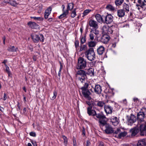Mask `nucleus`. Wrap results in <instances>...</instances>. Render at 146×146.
I'll return each instance as SVG.
<instances>
[{
    "label": "nucleus",
    "mask_w": 146,
    "mask_h": 146,
    "mask_svg": "<svg viewBox=\"0 0 146 146\" xmlns=\"http://www.w3.org/2000/svg\"><path fill=\"white\" fill-rule=\"evenodd\" d=\"M9 4L15 7L18 4L14 0H9Z\"/></svg>",
    "instance_id": "37998d69"
},
{
    "label": "nucleus",
    "mask_w": 146,
    "mask_h": 146,
    "mask_svg": "<svg viewBox=\"0 0 146 146\" xmlns=\"http://www.w3.org/2000/svg\"><path fill=\"white\" fill-rule=\"evenodd\" d=\"M114 93L111 89H108L106 92V94L105 95L106 98L110 99L111 97L113 96Z\"/></svg>",
    "instance_id": "dca6fc26"
},
{
    "label": "nucleus",
    "mask_w": 146,
    "mask_h": 146,
    "mask_svg": "<svg viewBox=\"0 0 146 146\" xmlns=\"http://www.w3.org/2000/svg\"><path fill=\"white\" fill-rule=\"evenodd\" d=\"M99 146H104L103 143L101 142H100Z\"/></svg>",
    "instance_id": "0e129e2a"
},
{
    "label": "nucleus",
    "mask_w": 146,
    "mask_h": 146,
    "mask_svg": "<svg viewBox=\"0 0 146 146\" xmlns=\"http://www.w3.org/2000/svg\"><path fill=\"white\" fill-rule=\"evenodd\" d=\"M106 8L110 10L113 11L114 10V8L113 6L111 5H107Z\"/></svg>",
    "instance_id": "c03bdc74"
},
{
    "label": "nucleus",
    "mask_w": 146,
    "mask_h": 146,
    "mask_svg": "<svg viewBox=\"0 0 146 146\" xmlns=\"http://www.w3.org/2000/svg\"><path fill=\"white\" fill-rule=\"evenodd\" d=\"M94 69L92 68H90L86 71V75H90L92 76H94Z\"/></svg>",
    "instance_id": "412c9836"
},
{
    "label": "nucleus",
    "mask_w": 146,
    "mask_h": 146,
    "mask_svg": "<svg viewBox=\"0 0 146 146\" xmlns=\"http://www.w3.org/2000/svg\"><path fill=\"white\" fill-rule=\"evenodd\" d=\"M52 18H50L48 19V21L49 22H51L52 21Z\"/></svg>",
    "instance_id": "69168bd1"
},
{
    "label": "nucleus",
    "mask_w": 146,
    "mask_h": 146,
    "mask_svg": "<svg viewBox=\"0 0 146 146\" xmlns=\"http://www.w3.org/2000/svg\"><path fill=\"white\" fill-rule=\"evenodd\" d=\"M116 29V27L114 26H112L109 27L108 31V34H112L115 31V30Z\"/></svg>",
    "instance_id": "393cba45"
},
{
    "label": "nucleus",
    "mask_w": 146,
    "mask_h": 146,
    "mask_svg": "<svg viewBox=\"0 0 146 146\" xmlns=\"http://www.w3.org/2000/svg\"><path fill=\"white\" fill-rule=\"evenodd\" d=\"M145 110L146 109L145 108H143L140 111L137 113V118L139 123H141L140 124L139 128H146V121L144 122L143 123H142L144 121V119L145 117V113L143 111V110Z\"/></svg>",
    "instance_id": "f03ea898"
},
{
    "label": "nucleus",
    "mask_w": 146,
    "mask_h": 146,
    "mask_svg": "<svg viewBox=\"0 0 146 146\" xmlns=\"http://www.w3.org/2000/svg\"><path fill=\"white\" fill-rule=\"evenodd\" d=\"M5 67H6V70L7 73L8 72H10L9 70V68L7 65H5Z\"/></svg>",
    "instance_id": "bf43d9fd"
},
{
    "label": "nucleus",
    "mask_w": 146,
    "mask_h": 146,
    "mask_svg": "<svg viewBox=\"0 0 146 146\" xmlns=\"http://www.w3.org/2000/svg\"><path fill=\"white\" fill-rule=\"evenodd\" d=\"M76 77L77 79L82 83H84L86 79L87 78L86 71L82 69H80L77 71Z\"/></svg>",
    "instance_id": "20e7f679"
},
{
    "label": "nucleus",
    "mask_w": 146,
    "mask_h": 146,
    "mask_svg": "<svg viewBox=\"0 0 146 146\" xmlns=\"http://www.w3.org/2000/svg\"><path fill=\"white\" fill-rule=\"evenodd\" d=\"M23 96L24 102L25 103H26L27 102L26 100V98L25 96L24 95H23Z\"/></svg>",
    "instance_id": "338daca9"
},
{
    "label": "nucleus",
    "mask_w": 146,
    "mask_h": 146,
    "mask_svg": "<svg viewBox=\"0 0 146 146\" xmlns=\"http://www.w3.org/2000/svg\"><path fill=\"white\" fill-rule=\"evenodd\" d=\"M62 138H63L64 140V144L65 145H66L68 142V139L67 137H66L65 135H63L62 136Z\"/></svg>",
    "instance_id": "a18cd8bd"
},
{
    "label": "nucleus",
    "mask_w": 146,
    "mask_h": 146,
    "mask_svg": "<svg viewBox=\"0 0 146 146\" xmlns=\"http://www.w3.org/2000/svg\"><path fill=\"white\" fill-rule=\"evenodd\" d=\"M139 131V128H131L130 130L131 136H135L137 135Z\"/></svg>",
    "instance_id": "6ab92c4d"
},
{
    "label": "nucleus",
    "mask_w": 146,
    "mask_h": 146,
    "mask_svg": "<svg viewBox=\"0 0 146 146\" xmlns=\"http://www.w3.org/2000/svg\"><path fill=\"white\" fill-rule=\"evenodd\" d=\"M97 50L99 55H102L105 51V48L102 46H101L97 48Z\"/></svg>",
    "instance_id": "aec40b11"
},
{
    "label": "nucleus",
    "mask_w": 146,
    "mask_h": 146,
    "mask_svg": "<svg viewBox=\"0 0 146 146\" xmlns=\"http://www.w3.org/2000/svg\"><path fill=\"white\" fill-rule=\"evenodd\" d=\"M127 134V132L126 131H124L123 132H121L117 136L116 135H115V136L118 139H120L122 137H125Z\"/></svg>",
    "instance_id": "b1692460"
},
{
    "label": "nucleus",
    "mask_w": 146,
    "mask_h": 146,
    "mask_svg": "<svg viewBox=\"0 0 146 146\" xmlns=\"http://www.w3.org/2000/svg\"><path fill=\"white\" fill-rule=\"evenodd\" d=\"M86 35H85L84 37H80V44H82L86 42Z\"/></svg>",
    "instance_id": "58836bf2"
},
{
    "label": "nucleus",
    "mask_w": 146,
    "mask_h": 146,
    "mask_svg": "<svg viewBox=\"0 0 146 146\" xmlns=\"http://www.w3.org/2000/svg\"><path fill=\"white\" fill-rule=\"evenodd\" d=\"M87 112L89 115L92 116L96 120L98 119L99 125L100 127L105 126L107 128H111V125L107 123V118L102 112L97 113L96 111L93 110L90 106L88 107Z\"/></svg>",
    "instance_id": "f257e3e1"
},
{
    "label": "nucleus",
    "mask_w": 146,
    "mask_h": 146,
    "mask_svg": "<svg viewBox=\"0 0 146 146\" xmlns=\"http://www.w3.org/2000/svg\"><path fill=\"white\" fill-rule=\"evenodd\" d=\"M88 44L89 47H94L96 45V42L95 41H90L88 42Z\"/></svg>",
    "instance_id": "f704fd0d"
},
{
    "label": "nucleus",
    "mask_w": 146,
    "mask_h": 146,
    "mask_svg": "<svg viewBox=\"0 0 146 146\" xmlns=\"http://www.w3.org/2000/svg\"><path fill=\"white\" fill-rule=\"evenodd\" d=\"M74 7V4L73 3H68L66 11H71L73 9Z\"/></svg>",
    "instance_id": "bb28decb"
},
{
    "label": "nucleus",
    "mask_w": 146,
    "mask_h": 146,
    "mask_svg": "<svg viewBox=\"0 0 146 146\" xmlns=\"http://www.w3.org/2000/svg\"><path fill=\"white\" fill-rule=\"evenodd\" d=\"M32 38L35 42H38L39 41L42 42L44 41L45 38L43 35L41 34H39L38 35L36 34L32 35Z\"/></svg>",
    "instance_id": "0eeeda50"
},
{
    "label": "nucleus",
    "mask_w": 146,
    "mask_h": 146,
    "mask_svg": "<svg viewBox=\"0 0 146 146\" xmlns=\"http://www.w3.org/2000/svg\"><path fill=\"white\" fill-rule=\"evenodd\" d=\"M32 144L33 146H37V145L36 141L35 142H34Z\"/></svg>",
    "instance_id": "774afa93"
},
{
    "label": "nucleus",
    "mask_w": 146,
    "mask_h": 146,
    "mask_svg": "<svg viewBox=\"0 0 146 146\" xmlns=\"http://www.w3.org/2000/svg\"><path fill=\"white\" fill-rule=\"evenodd\" d=\"M27 24L32 29H37L38 28V25L34 22L30 21Z\"/></svg>",
    "instance_id": "f3484780"
},
{
    "label": "nucleus",
    "mask_w": 146,
    "mask_h": 146,
    "mask_svg": "<svg viewBox=\"0 0 146 146\" xmlns=\"http://www.w3.org/2000/svg\"><path fill=\"white\" fill-rule=\"evenodd\" d=\"M94 88V91L96 94H99L101 93L102 91V87L99 85L97 84L95 86V87H93Z\"/></svg>",
    "instance_id": "4468645a"
},
{
    "label": "nucleus",
    "mask_w": 146,
    "mask_h": 146,
    "mask_svg": "<svg viewBox=\"0 0 146 146\" xmlns=\"http://www.w3.org/2000/svg\"><path fill=\"white\" fill-rule=\"evenodd\" d=\"M59 63L60 64V67L58 73V76L59 77H60L61 76V73L62 70L63 68V65L60 62H59Z\"/></svg>",
    "instance_id": "a19ab883"
},
{
    "label": "nucleus",
    "mask_w": 146,
    "mask_h": 146,
    "mask_svg": "<svg viewBox=\"0 0 146 146\" xmlns=\"http://www.w3.org/2000/svg\"><path fill=\"white\" fill-rule=\"evenodd\" d=\"M29 134L30 136H33V137H35L36 136V135L35 133L33 132H31Z\"/></svg>",
    "instance_id": "603ef678"
},
{
    "label": "nucleus",
    "mask_w": 146,
    "mask_h": 146,
    "mask_svg": "<svg viewBox=\"0 0 146 146\" xmlns=\"http://www.w3.org/2000/svg\"><path fill=\"white\" fill-rule=\"evenodd\" d=\"M82 92L85 98L89 100H91V97L90 96L91 93L88 89L82 90Z\"/></svg>",
    "instance_id": "6e6552de"
},
{
    "label": "nucleus",
    "mask_w": 146,
    "mask_h": 146,
    "mask_svg": "<svg viewBox=\"0 0 146 146\" xmlns=\"http://www.w3.org/2000/svg\"><path fill=\"white\" fill-rule=\"evenodd\" d=\"M124 0H115V3L117 6L120 5L123 2Z\"/></svg>",
    "instance_id": "4c0bfd02"
},
{
    "label": "nucleus",
    "mask_w": 146,
    "mask_h": 146,
    "mask_svg": "<svg viewBox=\"0 0 146 146\" xmlns=\"http://www.w3.org/2000/svg\"><path fill=\"white\" fill-rule=\"evenodd\" d=\"M69 11H66L63 12V13L60 15L58 17L59 19H62L65 17L68 14Z\"/></svg>",
    "instance_id": "c756f323"
},
{
    "label": "nucleus",
    "mask_w": 146,
    "mask_h": 146,
    "mask_svg": "<svg viewBox=\"0 0 146 146\" xmlns=\"http://www.w3.org/2000/svg\"><path fill=\"white\" fill-rule=\"evenodd\" d=\"M57 95V92L56 90H54L53 92V96L51 98L52 100H54L56 98Z\"/></svg>",
    "instance_id": "49530a36"
},
{
    "label": "nucleus",
    "mask_w": 146,
    "mask_h": 146,
    "mask_svg": "<svg viewBox=\"0 0 146 146\" xmlns=\"http://www.w3.org/2000/svg\"><path fill=\"white\" fill-rule=\"evenodd\" d=\"M89 24L91 27L95 29H98V23L94 20L90 19L89 21Z\"/></svg>",
    "instance_id": "ddd939ff"
},
{
    "label": "nucleus",
    "mask_w": 146,
    "mask_h": 146,
    "mask_svg": "<svg viewBox=\"0 0 146 146\" xmlns=\"http://www.w3.org/2000/svg\"><path fill=\"white\" fill-rule=\"evenodd\" d=\"M17 49L18 48H15L14 46H13L9 47L7 48V50L9 52H16L17 50Z\"/></svg>",
    "instance_id": "7c9ffc66"
},
{
    "label": "nucleus",
    "mask_w": 146,
    "mask_h": 146,
    "mask_svg": "<svg viewBox=\"0 0 146 146\" xmlns=\"http://www.w3.org/2000/svg\"><path fill=\"white\" fill-rule=\"evenodd\" d=\"M113 17L110 14H108L105 17L104 22L107 24L111 23L113 21Z\"/></svg>",
    "instance_id": "1a4fd4ad"
},
{
    "label": "nucleus",
    "mask_w": 146,
    "mask_h": 146,
    "mask_svg": "<svg viewBox=\"0 0 146 146\" xmlns=\"http://www.w3.org/2000/svg\"><path fill=\"white\" fill-rule=\"evenodd\" d=\"M76 8L74 9L72 11L71 15V17L72 18H74L76 16Z\"/></svg>",
    "instance_id": "ea45409f"
},
{
    "label": "nucleus",
    "mask_w": 146,
    "mask_h": 146,
    "mask_svg": "<svg viewBox=\"0 0 146 146\" xmlns=\"http://www.w3.org/2000/svg\"><path fill=\"white\" fill-rule=\"evenodd\" d=\"M90 39L92 40L94 39V35L93 33H90L89 35Z\"/></svg>",
    "instance_id": "3c124183"
},
{
    "label": "nucleus",
    "mask_w": 146,
    "mask_h": 146,
    "mask_svg": "<svg viewBox=\"0 0 146 146\" xmlns=\"http://www.w3.org/2000/svg\"><path fill=\"white\" fill-rule=\"evenodd\" d=\"M86 103L89 106V107H91L92 108H93L94 109H96V106H97V104L94 102L93 99H91L89 101H86Z\"/></svg>",
    "instance_id": "f8f14e48"
},
{
    "label": "nucleus",
    "mask_w": 146,
    "mask_h": 146,
    "mask_svg": "<svg viewBox=\"0 0 146 146\" xmlns=\"http://www.w3.org/2000/svg\"><path fill=\"white\" fill-rule=\"evenodd\" d=\"M96 20L99 23H103L104 22V20L101 15L99 14H96L95 16Z\"/></svg>",
    "instance_id": "4be33fe9"
},
{
    "label": "nucleus",
    "mask_w": 146,
    "mask_h": 146,
    "mask_svg": "<svg viewBox=\"0 0 146 146\" xmlns=\"http://www.w3.org/2000/svg\"><path fill=\"white\" fill-rule=\"evenodd\" d=\"M85 54L87 58L89 60L92 61L96 58V55L92 48H90L85 52Z\"/></svg>",
    "instance_id": "39448f33"
},
{
    "label": "nucleus",
    "mask_w": 146,
    "mask_h": 146,
    "mask_svg": "<svg viewBox=\"0 0 146 146\" xmlns=\"http://www.w3.org/2000/svg\"><path fill=\"white\" fill-rule=\"evenodd\" d=\"M31 18L35 20H41V18L40 17H31Z\"/></svg>",
    "instance_id": "5fc2aeb1"
},
{
    "label": "nucleus",
    "mask_w": 146,
    "mask_h": 146,
    "mask_svg": "<svg viewBox=\"0 0 146 146\" xmlns=\"http://www.w3.org/2000/svg\"><path fill=\"white\" fill-rule=\"evenodd\" d=\"M133 100L135 102H137V101L138 102L139 101V99L137 98H134L133 99Z\"/></svg>",
    "instance_id": "e2e57ef3"
},
{
    "label": "nucleus",
    "mask_w": 146,
    "mask_h": 146,
    "mask_svg": "<svg viewBox=\"0 0 146 146\" xmlns=\"http://www.w3.org/2000/svg\"><path fill=\"white\" fill-rule=\"evenodd\" d=\"M137 119V118L136 116L132 114H131L130 117H128L127 119V121L129 123L128 125H131L132 124L136 121Z\"/></svg>",
    "instance_id": "9d476101"
},
{
    "label": "nucleus",
    "mask_w": 146,
    "mask_h": 146,
    "mask_svg": "<svg viewBox=\"0 0 146 146\" xmlns=\"http://www.w3.org/2000/svg\"><path fill=\"white\" fill-rule=\"evenodd\" d=\"M7 98V96L5 93L4 94L3 99V100L4 101L6 100Z\"/></svg>",
    "instance_id": "052dcab7"
},
{
    "label": "nucleus",
    "mask_w": 146,
    "mask_h": 146,
    "mask_svg": "<svg viewBox=\"0 0 146 146\" xmlns=\"http://www.w3.org/2000/svg\"><path fill=\"white\" fill-rule=\"evenodd\" d=\"M117 14L118 16L119 17H123L125 15V10L123 9L118 10Z\"/></svg>",
    "instance_id": "5701e85b"
},
{
    "label": "nucleus",
    "mask_w": 146,
    "mask_h": 146,
    "mask_svg": "<svg viewBox=\"0 0 146 146\" xmlns=\"http://www.w3.org/2000/svg\"><path fill=\"white\" fill-rule=\"evenodd\" d=\"M82 135H83V136L85 137L86 133H85V128H83V129L82 130Z\"/></svg>",
    "instance_id": "13d9d810"
},
{
    "label": "nucleus",
    "mask_w": 146,
    "mask_h": 146,
    "mask_svg": "<svg viewBox=\"0 0 146 146\" xmlns=\"http://www.w3.org/2000/svg\"><path fill=\"white\" fill-rule=\"evenodd\" d=\"M110 121L114 126H116L119 123V121L116 117L113 116L110 119Z\"/></svg>",
    "instance_id": "2eb2a0df"
},
{
    "label": "nucleus",
    "mask_w": 146,
    "mask_h": 146,
    "mask_svg": "<svg viewBox=\"0 0 146 146\" xmlns=\"http://www.w3.org/2000/svg\"><path fill=\"white\" fill-rule=\"evenodd\" d=\"M90 32H92L93 33L95 34L96 35H97L99 33V31L96 29H94L93 30H92V31Z\"/></svg>",
    "instance_id": "09e8293b"
},
{
    "label": "nucleus",
    "mask_w": 146,
    "mask_h": 146,
    "mask_svg": "<svg viewBox=\"0 0 146 146\" xmlns=\"http://www.w3.org/2000/svg\"><path fill=\"white\" fill-rule=\"evenodd\" d=\"M89 86V84L87 83H85L83 86L82 87L81 89L82 90L88 89V88Z\"/></svg>",
    "instance_id": "79ce46f5"
},
{
    "label": "nucleus",
    "mask_w": 146,
    "mask_h": 146,
    "mask_svg": "<svg viewBox=\"0 0 146 146\" xmlns=\"http://www.w3.org/2000/svg\"><path fill=\"white\" fill-rule=\"evenodd\" d=\"M123 9L125 10V11L128 13L129 11V6L128 5L126 4L125 3H124L123 4Z\"/></svg>",
    "instance_id": "473e14b6"
},
{
    "label": "nucleus",
    "mask_w": 146,
    "mask_h": 146,
    "mask_svg": "<svg viewBox=\"0 0 146 146\" xmlns=\"http://www.w3.org/2000/svg\"><path fill=\"white\" fill-rule=\"evenodd\" d=\"M50 14V13H44V18L45 19H47L48 18V17L49 15Z\"/></svg>",
    "instance_id": "864d4df0"
},
{
    "label": "nucleus",
    "mask_w": 146,
    "mask_h": 146,
    "mask_svg": "<svg viewBox=\"0 0 146 146\" xmlns=\"http://www.w3.org/2000/svg\"><path fill=\"white\" fill-rule=\"evenodd\" d=\"M110 104L108 105L104 106V110L106 113L111 114L113 110H115L117 107V104L113 101L110 102Z\"/></svg>",
    "instance_id": "7ed1b4c3"
},
{
    "label": "nucleus",
    "mask_w": 146,
    "mask_h": 146,
    "mask_svg": "<svg viewBox=\"0 0 146 146\" xmlns=\"http://www.w3.org/2000/svg\"><path fill=\"white\" fill-rule=\"evenodd\" d=\"M135 146H146L145 140L143 139L139 140Z\"/></svg>",
    "instance_id": "a211bd4d"
},
{
    "label": "nucleus",
    "mask_w": 146,
    "mask_h": 146,
    "mask_svg": "<svg viewBox=\"0 0 146 146\" xmlns=\"http://www.w3.org/2000/svg\"><path fill=\"white\" fill-rule=\"evenodd\" d=\"M96 102L97 106L101 108L104 107L106 105L105 103L103 101H97Z\"/></svg>",
    "instance_id": "a878e982"
},
{
    "label": "nucleus",
    "mask_w": 146,
    "mask_h": 146,
    "mask_svg": "<svg viewBox=\"0 0 146 146\" xmlns=\"http://www.w3.org/2000/svg\"><path fill=\"white\" fill-rule=\"evenodd\" d=\"M109 27L108 26L106 25L104 26L102 29V33L104 34H108Z\"/></svg>",
    "instance_id": "cd10ccee"
},
{
    "label": "nucleus",
    "mask_w": 146,
    "mask_h": 146,
    "mask_svg": "<svg viewBox=\"0 0 146 146\" xmlns=\"http://www.w3.org/2000/svg\"><path fill=\"white\" fill-rule=\"evenodd\" d=\"M141 132L140 135L141 136L146 135V128H139Z\"/></svg>",
    "instance_id": "c9c22d12"
},
{
    "label": "nucleus",
    "mask_w": 146,
    "mask_h": 146,
    "mask_svg": "<svg viewBox=\"0 0 146 146\" xmlns=\"http://www.w3.org/2000/svg\"><path fill=\"white\" fill-rule=\"evenodd\" d=\"M91 11V10L90 9H86L84 10L83 13V15L82 16V17H84L85 16L87 15Z\"/></svg>",
    "instance_id": "e433bc0d"
},
{
    "label": "nucleus",
    "mask_w": 146,
    "mask_h": 146,
    "mask_svg": "<svg viewBox=\"0 0 146 146\" xmlns=\"http://www.w3.org/2000/svg\"><path fill=\"white\" fill-rule=\"evenodd\" d=\"M80 50H79V52H81L83 51H84L87 50V46L86 45H80Z\"/></svg>",
    "instance_id": "72a5a7b5"
},
{
    "label": "nucleus",
    "mask_w": 146,
    "mask_h": 146,
    "mask_svg": "<svg viewBox=\"0 0 146 146\" xmlns=\"http://www.w3.org/2000/svg\"><path fill=\"white\" fill-rule=\"evenodd\" d=\"M52 11V8L51 7H49L46 9L45 11V13H51V11Z\"/></svg>",
    "instance_id": "de8ad7c7"
},
{
    "label": "nucleus",
    "mask_w": 146,
    "mask_h": 146,
    "mask_svg": "<svg viewBox=\"0 0 146 146\" xmlns=\"http://www.w3.org/2000/svg\"><path fill=\"white\" fill-rule=\"evenodd\" d=\"M138 3L140 4V7L143 8H145V9H146V3L142 1L141 0H138Z\"/></svg>",
    "instance_id": "c85d7f7f"
},
{
    "label": "nucleus",
    "mask_w": 146,
    "mask_h": 146,
    "mask_svg": "<svg viewBox=\"0 0 146 146\" xmlns=\"http://www.w3.org/2000/svg\"><path fill=\"white\" fill-rule=\"evenodd\" d=\"M121 131V130L120 129V128H117V131H115L113 132V134H117L119 133Z\"/></svg>",
    "instance_id": "6e6d98bb"
},
{
    "label": "nucleus",
    "mask_w": 146,
    "mask_h": 146,
    "mask_svg": "<svg viewBox=\"0 0 146 146\" xmlns=\"http://www.w3.org/2000/svg\"><path fill=\"white\" fill-rule=\"evenodd\" d=\"M86 59L82 57H79L76 66V69L78 70L84 69L86 66Z\"/></svg>",
    "instance_id": "423d86ee"
},
{
    "label": "nucleus",
    "mask_w": 146,
    "mask_h": 146,
    "mask_svg": "<svg viewBox=\"0 0 146 146\" xmlns=\"http://www.w3.org/2000/svg\"><path fill=\"white\" fill-rule=\"evenodd\" d=\"M110 40V36L107 34H104L101 38V41L103 43L107 44Z\"/></svg>",
    "instance_id": "9b49d317"
},
{
    "label": "nucleus",
    "mask_w": 146,
    "mask_h": 146,
    "mask_svg": "<svg viewBox=\"0 0 146 146\" xmlns=\"http://www.w3.org/2000/svg\"><path fill=\"white\" fill-rule=\"evenodd\" d=\"M79 42L78 40H76L74 42L75 47L76 49H77L79 47Z\"/></svg>",
    "instance_id": "8fccbe9b"
},
{
    "label": "nucleus",
    "mask_w": 146,
    "mask_h": 146,
    "mask_svg": "<svg viewBox=\"0 0 146 146\" xmlns=\"http://www.w3.org/2000/svg\"><path fill=\"white\" fill-rule=\"evenodd\" d=\"M20 103L19 102H17V107H18V108H17V110L19 111L20 110V106L19 105Z\"/></svg>",
    "instance_id": "680f3d73"
},
{
    "label": "nucleus",
    "mask_w": 146,
    "mask_h": 146,
    "mask_svg": "<svg viewBox=\"0 0 146 146\" xmlns=\"http://www.w3.org/2000/svg\"><path fill=\"white\" fill-rule=\"evenodd\" d=\"M113 128H106L104 130V131L106 134H109L112 133L114 132V130H113Z\"/></svg>",
    "instance_id": "2f4dec72"
},
{
    "label": "nucleus",
    "mask_w": 146,
    "mask_h": 146,
    "mask_svg": "<svg viewBox=\"0 0 146 146\" xmlns=\"http://www.w3.org/2000/svg\"><path fill=\"white\" fill-rule=\"evenodd\" d=\"M91 145V143L90 141L87 140L86 141V146H90Z\"/></svg>",
    "instance_id": "4d7b16f0"
}]
</instances>
